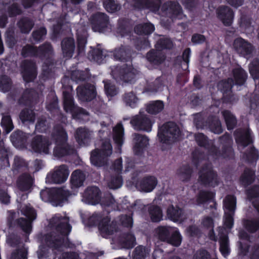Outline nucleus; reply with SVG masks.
Returning <instances> with one entry per match:
<instances>
[{"instance_id":"f257e3e1","label":"nucleus","mask_w":259,"mask_h":259,"mask_svg":"<svg viewBox=\"0 0 259 259\" xmlns=\"http://www.w3.org/2000/svg\"><path fill=\"white\" fill-rule=\"evenodd\" d=\"M69 218L62 217L60 214H55L50 220L51 227L55 229L60 233L57 236L53 234H48L46 236L45 241L46 244L51 247L58 248L62 245L66 246L65 243V238L71 231V227L68 224Z\"/></svg>"},{"instance_id":"f03ea898","label":"nucleus","mask_w":259,"mask_h":259,"mask_svg":"<svg viewBox=\"0 0 259 259\" xmlns=\"http://www.w3.org/2000/svg\"><path fill=\"white\" fill-rule=\"evenodd\" d=\"M235 134L236 143L240 149L248 146L247 151L243 153L242 158L249 161L256 160L258 157V154L257 151L251 145L252 140L250 130H239L235 132Z\"/></svg>"},{"instance_id":"7ed1b4c3","label":"nucleus","mask_w":259,"mask_h":259,"mask_svg":"<svg viewBox=\"0 0 259 259\" xmlns=\"http://www.w3.org/2000/svg\"><path fill=\"white\" fill-rule=\"evenodd\" d=\"M52 139L55 141L56 146L54 149V154L62 157L74 152L73 148L67 143V135L61 126H56L52 134Z\"/></svg>"},{"instance_id":"20e7f679","label":"nucleus","mask_w":259,"mask_h":259,"mask_svg":"<svg viewBox=\"0 0 259 259\" xmlns=\"http://www.w3.org/2000/svg\"><path fill=\"white\" fill-rule=\"evenodd\" d=\"M92 225H98L101 235L108 237L116 231V225L113 222L110 223L108 216L101 213H95L89 219Z\"/></svg>"},{"instance_id":"39448f33","label":"nucleus","mask_w":259,"mask_h":259,"mask_svg":"<svg viewBox=\"0 0 259 259\" xmlns=\"http://www.w3.org/2000/svg\"><path fill=\"white\" fill-rule=\"evenodd\" d=\"M179 127L174 122H168L164 124L158 133V140L161 144L170 145L180 137Z\"/></svg>"},{"instance_id":"423d86ee","label":"nucleus","mask_w":259,"mask_h":259,"mask_svg":"<svg viewBox=\"0 0 259 259\" xmlns=\"http://www.w3.org/2000/svg\"><path fill=\"white\" fill-rule=\"evenodd\" d=\"M121 170L122 161L119 159L115 161L111 171L106 174L105 181L110 189H116L122 185V180L120 176Z\"/></svg>"},{"instance_id":"0eeeda50","label":"nucleus","mask_w":259,"mask_h":259,"mask_svg":"<svg viewBox=\"0 0 259 259\" xmlns=\"http://www.w3.org/2000/svg\"><path fill=\"white\" fill-rule=\"evenodd\" d=\"M236 199L232 195H227L223 200L224 210V224L228 229L232 228L234 225L233 215L236 208Z\"/></svg>"},{"instance_id":"6e6552de","label":"nucleus","mask_w":259,"mask_h":259,"mask_svg":"<svg viewBox=\"0 0 259 259\" xmlns=\"http://www.w3.org/2000/svg\"><path fill=\"white\" fill-rule=\"evenodd\" d=\"M112 146L108 141L102 142V148L99 151L96 149L91 153V161L92 163L97 166H101L105 162L106 157L112 153Z\"/></svg>"},{"instance_id":"1a4fd4ad","label":"nucleus","mask_w":259,"mask_h":259,"mask_svg":"<svg viewBox=\"0 0 259 259\" xmlns=\"http://www.w3.org/2000/svg\"><path fill=\"white\" fill-rule=\"evenodd\" d=\"M19 208L22 214L27 217L28 220L20 218L17 220V223L25 232L30 233L31 231V222L36 218V212L29 205H22Z\"/></svg>"},{"instance_id":"9d476101","label":"nucleus","mask_w":259,"mask_h":259,"mask_svg":"<svg viewBox=\"0 0 259 259\" xmlns=\"http://www.w3.org/2000/svg\"><path fill=\"white\" fill-rule=\"evenodd\" d=\"M69 175L68 167L64 164L57 166L47 176L48 183L62 184L66 181Z\"/></svg>"},{"instance_id":"9b49d317","label":"nucleus","mask_w":259,"mask_h":259,"mask_svg":"<svg viewBox=\"0 0 259 259\" xmlns=\"http://www.w3.org/2000/svg\"><path fill=\"white\" fill-rule=\"evenodd\" d=\"M52 142L49 138L42 135L34 137L30 143L32 150L40 154H48L51 149Z\"/></svg>"},{"instance_id":"f8f14e48","label":"nucleus","mask_w":259,"mask_h":259,"mask_svg":"<svg viewBox=\"0 0 259 259\" xmlns=\"http://www.w3.org/2000/svg\"><path fill=\"white\" fill-rule=\"evenodd\" d=\"M137 73L138 71L136 69L125 64L122 66V68H118V67L112 68V75L113 78L116 80H122L125 82L132 81Z\"/></svg>"},{"instance_id":"ddd939ff","label":"nucleus","mask_w":259,"mask_h":259,"mask_svg":"<svg viewBox=\"0 0 259 259\" xmlns=\"http://www.w3.org/2000/svg\"><path fill=\"white\" fill-rule=\"evenodd\" d=\"M199 181L205 185H208L212 187H215L219 184V180L217 174L212 170L209 165L201 170Z\"/></svg>"},{"instance_id":"4468645a","label":"nucleus","mask_w":259,"mask_h":259,"mask_svg":"<svg viewBox=\"0 0 259 259\" xmlns=\"http://www.w3.org/2000/svg\"><path fill=\"white\" fill-rule=\"evenodd\" d=\"M131 123L137 130H142L149 132L151 131L152 122L149 117L140 112L138 115L134 116L131 120Z\"/></svg>"},{"instance_id":"2eb2a0df","label":"nucleus","mask_w":259,"mask_h":259,"mask_svg":"<svg viewBox=\"0 0 259 259\" xmlns=\"http://www.w3.org/2000/svg\"><path fill=\"white\" fill-rule=\"evenodd\" d=\"M162 16H167L170 18H182V10L181 6L176 2H169L164 4L160 13Z\"/></svg>"},{"instance_id":"dca6fc26","label":"nucleus","mask_w":259,"mask_h":259,"mask_svg":"<svg viewBox=\"0 0 259 259\" xmlns=\"http://www.w3.org/2000/svg\"><path fill=\"white\" fill-rule=\"evenodd\" d=\"M108 18L104 13H98L91 18L93 29L95 32H102L107 27Z\"/></svg>"},{"instance_id":"f3484780","label":"nucleus","mask_w":259,"mask_h":259,"mask_svg":"<svg viewBox=\"0 0 259 259\" xmlns=\"http://www.w3.org/2000/svg\"><path fill=\"white\" fill-rule=\"evenodd\" d=\"M52 50L51 46L49 44H45L37 49L31 46L27 45L22 49V55L23 57L39 55L41 54H47L51 52Z\"/></svg>"},{"instance_id":"a211bd4d","label":"nucleus","mask_w":259,"mask_h":259,"mask_svg":"<svg viewBox=\"0 0 259 259\" xmlns=\"http://www.w3.org/2000/svg\"><path fill=\"white\" fill-rule=\"evenodd\" d=\"M77 95L79 100L82 101H90L96 96L95 87L92 84L79 86L77 89Z\"/></svg>"},{"instance_id":"6ab92c4d","label":"nucleus","mask_w":259,"mask_h":259,"mask_svg":"<svg viewBox=\"0 0 259 259\" xmlns=\"http://www.w3.org/2000/svg\"><path fill=\"white\" fill-rule=\"evenodd\" d=\"M63 98L64 108L66 112L71 113L73 116L77 113L81 114L87 113L84 110L74 105L72 97L69 92H63Z\"/></svg>"},{"instance_id":"aec40b11","label":"nucleus","mask_w":259,"mask_h":259,"mask_svg":"<svg viewBox=\"0 0 259 259\" xmlns=\"http://www.w3.org/2000/svg\"><path fill=\"white\" fill-rule=\"evenodd\" d=\"M218 18L226 26H230L233 22L234 13L232 10L228 6H223L217 10Z\"/></svg>"},{"instance_id":"412c9836","label":"nucleus","mask_w":259,"mask_h":259,"mask_svg":"<svg viewBox=\"0 0 259 259\" xmlns=\"http://www.w3.org/2000/svg\"><path fill=\"white\" fill-rule=\"evenodd\" d=\"M157 184L156 178L153 176H147L142 178L137 184V189L142 192H150Z\"/></svg>"},{"instance_id":"4be33fe9","label":"nucleus","mask_w":259,"mask_h":259,"mask_svg":"<svg viewBox=\"0 0 259 259\" xmlns=\"http://www.w3.org/2000/svg\"><path fill=\"white\" fill-rule=\"evenodd\" d=\"M22 76L26 82L33 80L36 76L35 65L32 62L25 61L22 64Z\"/></svg>"},{"instance_id":"5701e85b","label":"nucleus","mask_w":259,"mask_h":259,"mask_svg":"<svg viewBox=\"0 0 259 259\" xmlns=\"http://www.w3.org/2000/svg\"><path fill=\"white\" fill-rule=\"evenodd\" d=\"M234 47L239 54L246 58H248L253 50L251 45L241 38H238L234 40Z\"/></svg>"},{"instance_id":"b1692460","label":"nucleus","mask_w":259,"mask_h":259,"mask_svg":"<svg viewBox=\"0 0 259 259\" xmlns=\"http://www.w3.org/2000/svg\"><path fill=\"white\" fill-rule=\"evenodd\" d=\"M100 190L97 187H89L83 193L82 200L87 203H96L100 199Z\"/></svg>"},{"instance_id":"393cba45","label":"nucleus","mask_w":259,"mask_h":259,"mask_svg":"<svg viewBox=\"0 0 259 259\" xmlns=\"http://www.w3.org/2000/svg\"><path fill=\"white\" fill-rule=\"evenodd\" d=\"M133 137L134 151L138 155L148 146L149 140L146 136L138 134H135Z\"/></svg>"},{"instance_id":"a878e982","label":"nucleus","mask_w":259,"mask_h":259,"mask_svg":"<svg viewBox=\"0 0 259 259\" xmlns=\"http://www.w3.org/2000/svg\"><path fill=\"white\" fill-rule=\"evenodd\" d=\"M62 50L64 57L67 58L72 57L75 50L74 39L72 38L63 39L62 42Z\"/></svg>"},{"instance_id":"bb28decb","label":"nucleus","mask_w":259,"mask_h":259,"mask_svg":"<svg viewBox=\"0 0 259 259\" xmlns=\"http://www.w3.org/2000/svg\"><path fill=\"white\" fill-rule=\"evenodd\" d=\"M168 218L174 222H182L185 218L183 210L173 205L168 207L167 210Z\"/></svg>"},{"instance_id":"cd10ccee","label":"nucleus","mask_w":259,"mask_h":259,"mask_svg":"<svg viewBox=\"0 0 259 259\" xmlns=\"http://www.w3.org/2000/svg\"><path fill=\"white\" fill-rule=\"evenodd\" d=\"M85 175L80 170L74 171L71 176L70 183L72 189L78 188L83 185Z\"/></svg>"},{"instance_id":"c85d7f7f","label":"nucleus","mask_w":259,"mask_h":259,"mask_svg":"<svg viewBox=\"0 0 259 259\" xmlns=\"http://www.w3.org/2000/svg\"><path fill=\"white\" fill-rule=\"evenodd\" d=\"M75 137L80 145H85L91 138L92 133L87 128H78L76 131Z\"/></svg>"},{"instance_id":"c756f323","label":"nucleus","mask_w":259,"mask_h":259,"mask_svg":"<svg viewBox=\"0 0 259 259\" xmlns=\"http://www.w3.org/2000/svg\"><path fill=\"white\" fill-rule=\"evenodd\" d=\"M223 228H219V234L220 238V250L222 255L226 257L230 253V249L228 243V238L227 235L223 234Z\"/></svg>"},{"instance_id":"7c9ffc66","label":"nucleus","mask_w":259,"mask_h":259,"mask_svg":"<svg viewBox=\"0 0 259 259\" xmlns=\"http://www.w3.org/2000/svg\"><path fill=\"white\" fill-rule=\"evenodd\" d=\"M33 183L32 178L28 174L21 176L17 181V185L20 190L24 191L29 190Z\"/></svg>"},{"instance_id":"2f4dec72","label":"nucleus","mask_w":259,"mask_h":259,"mask_svg":"<svg viewBox=\"0 0 259 259\" xmlns=\"http://www.w3.org/2000/svg\"><path fill=\"white\" fill-rule=\"evenodd\" d=\"M113 140L119 146H121L123 142L124 129L121 123H118L113 130Z\"/></svg>"},{"instance_id":"473e14b6","label":"nucleus","mask_w":259,"mask_h":259,"mask_svg":"<svg viewBox=\"0 0 259 259\" xmlns=\"http://www.w3.org/2000/svg\"><path fill=\"white\" fill-rule=\"evenodd\" d=\"M164 108L162 101L157 100L150 102L146 107V111L150 114H156L161 111Z\"/></svg>"},{"instance_id":"72a5a7b5","label":"nucleus","mask_w":259,"mask_h":259,"mask_svg":"<svg viewBox=\"0 0 259 259\" xmlns=\"http://www.w3.org/2000/svg\"><path fill=\"white\" fill-rule=\"evenodd\" d=\"M174 228L170 227H160L156 230V234L158 238L163 241H167L169 239V236L172 233Z\"/></svg>"},{"instance_id":"f704fd0d","label":"nucleus","mask_w":259,"mask_h":259,"mask_svg":"<svg viewBox=\"0 0 259 259\" xmlns=\"http://www.w3.org/2000/svg\"><path fill=\"white\" fill-rule=\"evenodd\" d=\"M52 193L54 194L53 199L62 202L70 195L69 191L65 188H60L52 190Z\"/></svg>"},{"instance_id":"c9c22d12","label":"nucleus","mask_w":259,"mask_h":259,"mask_svg":"<svg viewBox=\"0 0 259 259\" xmlns=\"http://www.w3.org/2000/svg\"><path fill=\"white\" fill-rule=\"evenodd\" d=\"M19 117L23 123L26 122L33 123L35 121L36 116L33 110L24 109L20 112Z\"/></svg>"},{"instance_id":"e433bc0d","label":"nucleus","mask_w":259,"mask_h":259,"mask_svg":"<svg viewBox=\"0 0 259 259\" xmlns=\"http://www.w3.org/2000/svg\"><path fill=\"white\" fill-rule=\"evenodd\" d=\"M254 179V172L249 169H246L240 177V182L243 186H246L251 184Z\"/></svg>"},{"instance_id":"4c0bfd02","label":"nucleus","mask_w":259,"mask_h":259,"mask_svg":"<svg viewBox=\"0 0 259 259\" xmlns=\"http://www.w3.org/2000/svg\"><path fill=\"white\" fill-rule=\"evenodd\" d=\"M234 78L235 84L241 85L245 82L247 74L245 71L240 68H237L233 70Z\"/></svg>"},{"instance_id":"58836bf2","label":"nucleus","mask_w":259,"mask_h":259,"mask_svg":"<svg viewBox=\"0 0 259 259\" xmlns=\"http://www.w3.org/2000/svg\"><path fill=\"white\" fill-rule=\"evenodd\" d=\"M147 58L149 61L157 64L161 63L164 59V57L159 50H152L147 53Z\"/></svg>"},{"instance_id":"ea45409f","label":"nucleus","mask_w":259,"mask_h":259,"mask_svg":"<svg viewBox=\"0 0 259 259\" xmlns=\"http://www.w3.org/2000/svg\"><path fill=\"white\" fill-rule=\"evenodd\" d=\"M228 130H231L234 128L237 120L235 117L230 111L225 110L222 112Z\"/></svg>"},{"instance_id":"a19ab883","label":"nucleus","mask_w":259,"mask_h":259,"mask_svg":"<svg viewBox=\"0 0 259 259\" xmlns=\"http://www.w3.org/2000/svg\"><path fill=\"white\" fill-rule=\"evenodd\" d=\"M192 171L189 165H184L179 169L177 175L181 181H187L191 178Z\"/></svg>"},{"instance_id":"79ce46f5","label":"nucleus","mask_w":259,"mask_h":259,"mask_svg":"<svg viewBox=\"0 0 259 259\" xmlns=\"http://www.w3.org/2000/svg\"><path fill=\"white\" fill-rule=\"evenodd\" d=\"M149 213L150 218L153 222H157L162 219V211L157 206H151L149 208Z\"/></svg>"},{"instance_id":"37998d69","label":"nucleus","mask_w":259,"mask_h":259,"mask_svg":"<svg viewBox=\"0 0 259 259\" xmlns=\"http://www.w3.org/2000/svg\"><path fill=\"white\" fill-rule=\"evenodd\" d=\"M29 138V135L21 131H17L11 136V140L14 144H22Z\"/></svg>"},{"instance_id":"c03bdc74","label":"nucleus","mask_w":259,"mask_h":259,"mask_svg":"<svg viewBox=\"0 0 259 259\" xmlns=\"http://www.w3.org/2000/svg\"><path fill=\"white\" fill-rule=\"evenodd\" d=\"M154 30V26L151 23L139 24L136 26L135 31L137 34H149Z\"/></svg>"},{"instance_id":"a18cd8bd","label":"nucleus","mask_w":259,"mask_h":259,"mask_svg":"<svg viewBox=\"0 0 259 259\" xmlns=\"http://www.w3.org/2000/svg\"><path fill=\"white\" fill-rule=\"evenodd\" d=\"M18 25L23 33H28L32 29L34 23L28 18H23L19 22Z\"/></svg>"},{"instance_id":"49530a36","label":"nucleus","mask_w":259,"mask_h":259,"mask_svg":"<svg viewBox=\"0 0 259 259\" xmlns=\"http://www.w3.org/2000/svg\"><path fill=\"white\" fill-rule=\"evenodd\" d=\"M124 247L132 248L136 244V238L132 234H125L120 240Z\"/></svg>"},{"instance_id":"de8ad7c7","label":"nucleus","mask_w":259,"mask_h":259,"mask_svg":"<svg viewBox=\"0 0 259 259\" xmlns=\"http://www.w3.org/2000/svg\"><path fill=\"white\" fill-rule=\"evenodd\" d=\"M103 5L105 9L109 13H114L121 8L120 5L116 3L114 0H104Z\"/></svg>"},{"instance_id":"09e8293b","label":"nucleus","mask_w":259,"mask_h":259,"mask_svg":"<svg viewBox=\"0 0 259 259\" xmlns=\"http://www.w3.org/2000/svg\"><path fill=\"white\" fill-rule=\"evenodd\" d=\"M123 100L127 105L132 108L136 107L138 102V98L133 92L125 94Z\"/></svg>"},{"instance_id":"8fccbe9b","label":"nucleus","mask_w":259,"mask_h":259,"mask_svg":"<svg viewBox=\"0 0 259 259\" xmlns=\"http://www.w3.org/2000/svg\"><path fill=\"white\" fill-rule=\"evenodd\" d=\"M249 72L254 79L259 78V61L254 60L249 66Z\"/></svg>"},{"instance_id":"3c124183","label":"nucleus","mask_w":259,"mask_h":259,"mask_svg":"<svg viewBox=\"0 0 259 259\" xmlns=\"http://www.w3.org/2000/svg\"><path fill=\"white\" fill-rule=\"evenodd\" d=\"M11 79L6 75L0 77V91L3 92L9 91L11 88Z\"/></svg>"},{"instance_id":"603ef678","label":"nucleus","mask_w":259,"mask_h":259,"mask_svg":"<svg viewBox=\"0 0 259 259\" xmlns=\"http://www.w3.org/2000/svg\"><path fill=\"white\" fill-rule=\"evenodd\" d=\"M102 203L105 207L110 208L108 210H120L118 205L112 196L106 197L103 201Z\"/></svg>"},{"instance_id":"864d4df0","label":"nucleus","mask_w":259,"mask_h":259,"mask_svg":"<svg viewBox=\"0 0 259 259\" xmlns=\"http://www.w3.org/2000/svg\"><path fill=\"white\" fill-rule=\"evenodd\" d=\"M214 196L212 192L207 191H201L198 194L197 198V202L198 204H202L210 199Z\"/></svg>"},{"instance_id":"5fc2aeb1","label":"nucleus","mask_w":259,"mask_h":259,"mask_svg":"<svg viewBox=\"0 0 259 259\" xmlns=\"http://www.w3.org/2000/svg\"><path fill=\"white\" fill-rule=\"evenodd\" d=\"M171 234V236L169 238L167 242L176 246H179L182 241V237L179 232L174 229Z\"/></svg>"},{"instance_id":"6e6d98bb","label":"nucleus","mask_w":259,"mask_h":259,"mask_svg":"<svg viewBox=\"0 0 259 259\" xmlns=\"http://www.w3.org/2000/svg\"><path fill=\"white\" fill-rule=\"evenodd\" d=\"M1 124L5 129L7 134L10 133L14 128L12 120L9 115L3 117Z\"/></svg>"},{"instance_id":"4d7b16f0","label":"nucleus","mask_w":259,"mask_h":259,"mask_svg":"<svg viewBox=\"0 0 259 259\" xmlns=\"http://www.w3.org/2000/svg\"><path fill=\"white\" fill-rule=\"evenodd\" d=\"M149 251L142 246L137 247L134 251V259H143L146 254H149Z\"/></svg>"},{"instance_id":"13d9d810","label":"nucleus","mask_w":259,"mask_h":259,"mask_svg":"<svg viewBox=\"0 0 259 259\" xmlns=\"http://www.w3.org/2000/svg\"><path fill=\"white\" fill-rule=\"evenodd\" d=\"M244 226L250 232H254L259 228V222L256 220H246Z\"/></svg>"},{"instance_id":"bf43d9fd","label":"nucleus","mask_w":259,"mask_h":259,"mask_svg":"<svg viewBox=\"0 0 259 259\" xmlns=\"http://www.w3.org/2000/svg\"><path fill=\"white\" fill-rule=\"evenodd\" d=\"M106 54L105 52L100 48L94 50L93 59L98 63H102L104 59L106 57Z\"/></svg>"},{"instance_id":"052dcab7","label":"nucleus","mask_w":259,"mask_h":259,"mask_svg":"<svg viewBox=\"0 0 259 259\" xmlns=\"http://www.w3.org/2000/svg\"><path fill=\"white\" fill-rule=\"evenodd\" d=\"M211 131L215 134H220L222 132L220 121L217 117H214L209 125Z\"/></svg>"},{"instance_id":"680f3d73","label":"nucleus","mask_w":259,"mask_h":259,"mask_svg":"<svg viewBox=\"0 0 259 259\" xmlns=\"http://www.w3.org/2000/svg\"><path fill=\"white\" fill-rule=\"evenodd\" d=\"M104 83L105 91L107 96L112 97L118 93V90L114 85L109 81H104Z\"/></svg>"},{"instance_id":"e2e57ef3","label":"nucleus","mask_w":259,"mask_h":259,"mask_svg":"<svg viewBox=\"0 0 259 259\" xmlns=\"http://www.w3.org/2000/svg\"><path fill=\"white\" fill-rule=\"evenodd\" d=\"M156 46L159 51L163 49H170L172 47V43L169 39L165 38L158 41Z\"/></svg>"},{"instance_id":"0e129e2a","label":"nucleus","mask_w":259,"mask_h":259,"mask_svg":"<svg viewBox=\"0 0 259 259\" xmlns=\"http://www.w3.org/2000/svg\"><path fill=\"white\" fill-rule=\"evenodd\" d=\"M114 57L115 59L122 60L125 59L126 57H128V53L125 50L124 48H120L116 49L114 52Z\"/></svg>"},{"instance_id":"69168bd1","label":"nucleus","mask_w":259,"mask_h":259,"mask_svg":"<svg viewBox=\"0 0 259 259\" xmlns=\"http://www.w3.org/2000/svg\"><path fill=\"white\" fill-rule=\"evenodd\" d=\"M161 0H150L146 3V7L151 11L157 12L159 11Z\"/></svg>"},{"instance_id":"338daca9","label":"nucleus","mask_w":259,"mask_h":259,"mask_svg":"<svg viewBox=\"0 0 259 259\" xmlns=\"http://www.w3.org/2000/svg\"><path fill=\"white\" fill-rule=\"evenodd\" d=\"M193 259H210V255L206 250L200 249L194 253Z\"/></svg>"},{"instance_id":"774afa93","label":"nucleus","mask_w":259,"mask_h":259,"mask_svg":"<svg viewBox=\"0 0 259 259\" xmlns=\"http://www.w3.org/2000/svg\"><path fill=\"white\" fill-rule=\"evenodd\" d=\"M233 80L232 79H229L227 81H223L221 82L219 87L221 90L222 92L224 93L227 92L228 91L231 90L233 87Z\"/></svg>"}]
</instances>
